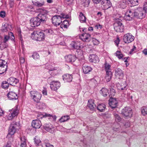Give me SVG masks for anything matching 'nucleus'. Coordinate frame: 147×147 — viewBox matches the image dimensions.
<instances>
[{
	"label": "nucleus",
	"mask_w": 147,
	"mask_h": 147,
	"mask_svg": "<svg viewBox=\"0 0 147 147\" xmlns=\"http://www.w3.org/2000/svg\"><path fill=\"white\" fill-rule=\"evenodd\" d=\"M40 12L35 17L30 20V26L33 27H36L41 24H45L49 21L48 16V12L45 9H40Z\"/></svg>",
	"instance_id": "obj_1"
},
{
	"label": "nucleus",
	"mask_w": 147,
	"mask_h": 147,
	"mask_svg": "<svg viewBox=\"0 0 147 147\" xmlns=\"http://www.w3.org/2000/svg\"><path fill=\"white\" fill-rule=\"evenodd\" d=\"M147 13V3H146L144 4L143 8H138L135 10L134 16L136 18L142 19L145 17V13Z\"/></svg>",
	"instance_id": "obj_2"
},
{
	"label": "nucleus",
	"mask_w": 147,
	"mask_h": 147,
	"mask_svg": "<svg viewBox=\"0 0 147 147\" xmlns=\"http://www.w3.org/2000/svg\"><path fill=\"white\" fill-rule=\"evenodd\" d=\"M44 33L42 31H34L31 34V37L32 39L38 41H41L45 38Z\"/></svg>",
	"instance_id": "obj_3"
},
{
	"label": "nucleus",
	"mask_w": 147,
	"mask_h": 147,
	"mask_svg": "<svg viewBox=\"0 0 147 147\" xmlns=\"http://www.w3.org/2000/svg\"><path fill=\"white\" fill-rule=\"evenodd\" d=\"M116 22L114 24L115 30L117 32H122L124 31V26L121 23L122 20L119 18H115Z\"/></svg>",
	"instance_id": "obj_4"
},
{
	"label": "nucleus",
	"mask_w": 147,
	"mask_h": 147,
	"mask_svg": "<svg viewBox=\"0 0 147 147\" xmlns=\"http://www.w3.org/2000/svg\"><path fill=\"white\" fill-rule=\"evenodd\" d=\"M20 124L18 122L13 121L11 124L8 130V134L13 135L17 129L20 128Z\"/></svg>",
	"instance_id": "obj_5"
},
{
	"label": "nucleus",
	"mask_w": 147,
	"mask_h": 147,
	"mask_svg": "<svg viewBox=\"0 0 147 147\" xmlns=\"http://www.w3.org/2000/svg\"><path fill=\"white\" fill-rule=\"evenodd\" d=\"M132 109L129 107H126L121 110V114L126 117H131L132 115Z\"/></svg>",
	"instance_id": "obj_6"
},
{
	"label": "nucleus",
	"mask_w": 147,
	"mask_h": 147,
	"mask_svg": "<svg viewBox=\"0 0 147 147\" xmlns=\"http://www.w3.org/2000/svg\"><path fill=\"white\" fill-rule=\"evenodd\" d=\"M123 40L125 43H129L134 40V37L130 33L125 34L123 36Z\"/></svg>",
	"instance_id": "obj_7"
},
{
	"label": "nucleus",
	"mask_w": 147,
	"mask_h": 147,
	"mask_svg": "<svg viewBox=\"0 0 147 147\" xmlns=\"http://www.w3.org/2000/svg\"><path fill=\"white\" fill-rule=\"evenodd\" d=\"M51 20L52 23L56 26L59 25L62 22L60 16L58 15L53 17Z\"/></svg>",
	"instance_id": "obj_8"
},
{
	"label": "nucleus",
	"mask_w": 147,
	"mask_h": 147,
	"mask_svg": "<svg viewBox=\"0 0 147 147\" xmlns=\"http://www.w3.org/2000/svg\"><path fill=\"white\" fill-rule=\"evenodd\" d=\"M118 102L116 98H113V97H110L109 100V104L112 109L116 108L118 106Z\"/></svg>",
	"instance_id": "obj_9"
},
{
	"label": "nucleus",
	"mask_w": 147,
	"mask_h": 147,
	"mask_svg": "<svg viewBox=\"0 0 147 147\" xmlns=\"http://www.w3.org/2000/svg\"><path fill=\"white\" fill-rule=\"evenodd\" d=\"M115 76L119 79H122L124 76V74L122 70L119 68H117L115 71Z\"/></svg>",
	"instance_id": "obj_10"
},
{
	"label": "nucleus",
	"mask_w": 147,
	"mask_h": 147,
	"mask_svg": "<svg viewBox=\"0 0 147 147\" xmlns=\"http://www.w3.org/2000/svg\"><path fill=\"white\" fill-rule=\"evenodd\" d=\"M80 38L83 41L87 42H90L91 40L90 35L85 32L82 34Z\"/></svg>",
	"instance_id": "obj_11"
},
{
	"label": "nucleus",
	"mask_w": 147,
	"mask_h": 147,
	"mask_svg": "<svg viewBox=\"0 0 147 147\" xmlns=\"http://www.w3.org/2000/svg\"><path fill=\"white\" fill-rule=\"evenodd\" d=\"M43 127L45 130L50 133H52L54 132V127L50 123L45 124Z\"/></svg>",
	"instance_id": "obj_12"
},
{
	"label": "nucleus",
	"mask_w": 147,
	"mask_h": 147,
	"mask_svg": "<svg viewBox=\"0 0 147 147\" xmlns=\"http://www.w3.org/2000/svg\"><path fill=\"white\" fill-rule=\"evenodd\" d=\"M90 62L94 63H98L99 61V59L97 55L95 54H90L89 57Z\"/></svg>",
	"instance_id": "obj_13"
},
{
	"label": "nucleus",
	"mask_w": 147,
	"mask_h": 147,
	"mask_svg": "<svg viewBox=\"0 0 147 147\" xmlns=\"http://www.w3.org/2000/svg\"><path fill=\"white\" fill-rule=\"evenodd\" d=\"M51 89L53 91L57 90L60 86V83L58 81H56L50 85Z\"/></svg>",
	"instance_id": "obj_14"
},
{
	"label": "nucleus",
	"mask_w": 147,
	"mask_h": 147,
	"mask_svg": "<svg viewBox=\"0 0 147 147\" xmlns=\"http://www.w3.org/2000/svg\"><path fill=\"white\" fill-rule=\"evenodd\" d=\"M9 84L10 85L15 86L19 82V80L14 77H11L7 80Z\"/></svg>",
	"instance_id": "obj_15"
},
{
	"label": "nucleus",
	"mask_w": 147,
	"mask_h": 147,
	"mask_svg": "<svg viewBox=\"0 0 147 147\" xmlns=\"http://www.w3.org/2000/svg\"><path fill=\"white\" fill-rule=\"evenodd\" d=\"M42 125L41 121L39 120H33L32 122V126L34 128H39Z\"/></svg>",
	"instance_id": "obj_16"
},
{
	"label": "nucleus",
	"mask_w": 147,
	"mask_h": 147,
	"mask_svg": "<svg viewBox=\"0 0 147 147\" xmlns=\"http://www.w3.org/2000/svg\"><path fill=\"white\" fill-rule=\"evenodd\" d=\"M7 96L9 99L10 100H16L18 98L17 94L15 92L12 91L9 92L7 94Z\"/></svg>",
	"instance_id": "obj_17"
},
{
	"label": "nucleus",
	"mask_w": 147,
	"mask_h": 147,
	"mask_svg": "<svg viewBox=\"0 0 147 147\" xmlns=\"http://www.w3.org/2000/svg\"><path fill=\"white\" fill-rule=\"evenodd\" d=\"M66 61L67 62L72 63L76 59V57L74 55H69L65 57Z\"/></svg>",
	"instance_id": "obj_18"
},
{
	"label": "nucleus",
	"mask_w": 147,
	"mask_h": 147,
	"mask_svg": "<svg viewBox=\"0 0 147 147\" xmlns=\"http://www.w3.org/2000/svg\"><path fill=\"white\" fill-rule=\"evenodd\" d=\"M63 78L65 82H70L73 79L72 74H66L63 76Z\"/></svg>",
	"instance_id": "obj_19"
},
{
	"label": "nucleus",
	"mask_w": 147,
	"mask_h": 147,
	"mask_svg": "<svg viewBox=\"0 0 147 147\" xmlns=\"http://www.w3.org/2000/svg\"><path fill=\"white\" fill-rule=\"evenodd\" d=\"M83 72L84 74L89 73L92 70V68L90 66L86 65H83L82 66Z\"/></svg>",
	"instance_id": "obj_20"
},
{
	"label": "nucleus",
	"mask_w": 147,
	"mask_h": 147,
	"mask_svg": "<svg viewBox=\"0 0 147 147\" xmlns=\"http://www.w3.org/2000/svg\"><path fill=\"white\" fill-rule=\"evenodd\" d=\"M117 86L119 90L124 91L126 90L127 89L126 87L127 85L123 83H118L117 85Z\"/></svg>",
	"instance_id": "obj_21"
},
{
	"label": "nucleus",
	"mask_w": 147,
	"mask_h": 147,
	"mask_svg": "<svg viewBox=\"0 0 147 147\" xmlns=\"http://www.w3.org/2000/svg\"><path fill=\"white\" fill-rule=\"evenodd\" d=\"M12 113H10L8 115V116L9 117V118H8V119L9 120L12 119L13 117L17 116L18 115V112L17 111V110L12 109Z\"/></svg>",
	"instance_id": "obj_22"
},
{
	"label": "nucleus",
	"mask_w": 147,
	"mask_h": 147,
	"mask_svg": "<svg viewBox=\"0 0 147 147\" xmlns=\"http://www.w3.org/2000/svg\"><path fill=\"white\" fill-rule=\"evenodd\" d=\"M11 25H9L8 24H3L2 27L1 31L3 32H6L9 31V30H11L9 28V27H11Z\"/></svg>",
	"instance_id": "obj_23"
},
{
	"label": "nucleus",
	"mask_w": 147,
	"mask_h": 147,
	"mask_svg": "<svg viewBox=\"0 0 147 147\" xmlns=\"http://www.w3.org/2000/svg\"><path fill=\"white\" fill-rule=\"evenodd\" d=\"M20 139L21 141L20 147H26L27 144L26 137L22 136L20 137Z\"/></svg>",
	"instance_id": "obj_24"
},
{
	"label": "nucleus",
	"mask_w": 147,
	"mask_h": 147,
	"mask_svg": "<svg viewBox=\"0 0 147 147\" xmlns=\"http://www.w3.org/2000/svg\"><path fill=\"white\" fill-rule=\"evenodd\" d=\"M106 108V106L103 103L100 104L97 107V109L100 112H104Z\"/></svg>",
	"instance_id": "obj_25"
},
{
	"label": "nucleus",
	"mask_w": 147,
	"mask_h": 147,
	"mask_svg": "<svg viewBox=\"0 0 147 147\" xmlns=\"http://www.w3.org/2000/svg\"><path fill=\"white\" fill-rule=\"evenodd\" d=\"M113 75L111 71H107L105 79L107 82L110 81Z\"/></svg>",
	"instance_id": "obj_26"
},
{
	"label": "nucleus",
	"mask_w": 147,
	"mask_h": 147,
	"mask_svg": "<svg viewBox=\"0 0 147 147\" xmlns=\"http://www.w3.org/2000/svg\"><path fill=\"white\" fill-rule=\"evenodd\" d=\"M108 90L105 88H102L100 90V94L104 97L107 96L108 93Z\"/></svg>",
	"instance_id": "obj_27"
},
{
	"label": "nucleus",
	"mask_w": 147,
	"mask_h": 147,
	"mask_svg": "<svg viewBox=\"0 0 147 147\" xmlns=\"http://www.w3.org/2000/svg\"><path fill=\"white\" fill-rule=\"evenodd\" d=\"M36 94L35 96L34 97L32 98L34 102L38 103L39 102L42 97V94L39 92L37 93Z\"/></svg>",
	"instance_id": "obj_28"
},
{
	"label": "nucleus",
	"mask_w": 147,
	"mask_h": 147,
	"mask_svg": "<svg viewBox=\"0 0 147 147\" xmlns=\"http://www.w3.org/2000/svg\"><path fill=\"white\" fill-rule=\"evenodd\" d=\"M9 85V84L7 81H4L2 82L1 86L2 88L6 90L8 88Z\"/></svg>",
	"instance_id": "obj_29"
},
{
	"label": "nucleus",
	"mask_w": 147,
	"mask_h": 147,
	"mask_svg": "<svg viewBox=\"0 0 147 147\" xmlns=\"http://www.w3.org/2000/svg\"><path fill=\"white\" fill-rule=\"evenodd\" d=\"M42 31L44 34L45 36L52 34L54 32L53 30L51 29H47Z\"/></svg>",
	"instance_id": "obj_30"
},
{
	"label": "nucleus",
	"mask_w": 147,
	"mask_h": 147,
	"mask_svg": "<svg viewBox=\"0 0 147 147\" xmlns=\"http://www.w3.org/2000/svg\"><path fill=\"white\" fill-rule=\"evenodd\" d=\"M71 45L73 48L76 49H79L82 48L80 46V43L79 42H73L71 43Z\"/></svg>",
	"instance_id": "obj_31"
},
{
	"label": "nucleus",
	"mask_w": 147,
	"mask_h": 147,
	"mask_svg": "<svg viewBox=\"0 0 147 147\" xmlns=\"http://www.w3.org/2000/svg\"><path fill=\"white\" fill-rule=\"evenodd\" d=\"M49 73L51 75L54 76L57 74L58 72L55 67H53L51 70H49Z\"/></svg>",
	"instance_id": "obj_32"
},
{
	"label": "nucleus",
	"mask_w": 147,
	"mask_h": 147,
	"mask_svg": "<svg viewBox=\"0 0 147 147\" xmlns=\"http://www.w3.org/2000/svg\"><path fill=\"white\" fill-rule=\"evenodd\" d=\"M88 106L89 109L92 110H94L96 107V105L94 104L93 101L90 102L89 100L88 101Z\"/></svg>",
	"instance_id": "obj_33"
},
{
	"label": "nucleus",
	"mask_w": 147,
	"mask_h": 147,
	"mask_svg": "<svg viewBox=\"0 0 147 147\" xmlns=\"http://www.w3.org/2000/svg\"><path fill=\"white\" fill-rule=\"evenodd\" d=\"M79 19L81 23L85 22L86 20V18L82 12L80 13Z\"/></svg>",
	"instance_id": "obj_34"
},
{
	"label": "nucleus",
	"mask_w": 147,
	"mask_h": 147,
	"mask_svg": "<svg viewBox=\"0 0 147 147\" xmlns=\"http://www.w3.org/2000/svg\"><path fill=\"white\" fill-rule=\"evenodd\" d=\"M43 117H48L49 119H50L52 118L55 121L56 119V117L55 115H52L51 114L45 113L43 114L42 115Z\"/></svg>",
	"instance_id": "obj_35"
},
{
	"label": "nucleus",
	"mask_w": 147,
	"mask_h": 147,
	"mask_svg": "<svg viewBox=\"0 0 147 147\" xmlns=\"http://www.w3.org/2000/svg\"><path fill=\"white\" fill-rule=\"evenodd\" d=\"M37 103V107L38 109H42L46 108V105L45 103L39 102Z\"/></svg>",
	"instance_id": "obj_36"
},
{
	"label": "nucleus",
	"mask_w": 147,
	"mask_h": 147,
	"mask_svg": "<svg viewBox=\"0 0 147 147\" xmlns=\"http://www.w3.org/2000/svg\"><path fill=\"white\" fill-rule=\"evenodd\" d=\"M32 3L35 6L37 7H39L43 5L44 4V2L43 1H42L41 2H40L38 1H32Z\"/></svg>",
	"instance_id": "obj_37"
},
{
	"label": "nucleus",
	"mask_w": 147,
	"mask_h": 147,
	"mask_svg": "<svg viewBox=\"0 0 147 147\" xmlns=\"http://www.w3.org/2000/svg\"><path fill=\"white\" fill-rule=\"evenodd\" d=\"M124 18L126 20L131 21L133 20L131 16L129 14L128 11L125 14Z\"/></svg>",
	"instance_id": "obj_38"
},
{
	"label": "nucleus",
	"mask_w": 147,
	"mask_h": 147,
	"mask_svg": "<svg viewBox=\"0 0 147 147\" xmlns=\"http://www.w3.org/2000/svg\"><path fill=\"white\" fill-rule=\"evenodd\" d=\"M142 115L143 116H146L147 114V107L146 106L142 107L141 109Z\"/></svg>",
	"instance_id": "obj_39"
},
{
	"label": "nucleus",
	"mask_w": 147,
	"mask_h": 147,
	"mask_svg": "<svg viewBox=\"0 0 147 147\" xmlns=\"http://www.w3.org/2000/svg\"><path fill=\"white\" fill-rule=\"evenodd\" d=\"M128 1L131 5L130 6L131 7L138 5V0H128Z\"/></svg>",
	"instance_id": "obj_40"
},
{
	"label": "nucleus",
	"mask_w": 147,
	"mask_h": 147,
	"mask_svg": "<svg viewBox=\"0 0 147 147\" xmlns=\"http://www.w3.org/2000/svg\"><path fill=\"white\" fill-rule=\"evenodd\" d=\"M112 6V3L110 0H108L106 2V4L104 5V8L105 9H107L111 7Z\"/></svg>",
	"instance_id": "obj_41"
},
{
	"label": "nucleus",
	"mask_w": 147,
	"mask_h": 147,
	"mask_svg": "<svg viewBox=\"0 0 147 147\" xmlns=\"http://www.w3.org/2000/svg\"><path fill=\"white\" fill-rule=\"evenodd\" d=\"M7 66L0 67V74L5 73L7 69Z\"/></svg>",
	"instance_id": "obj_42"
},
{
	"label": "nucleus",
	"mask_w": 147,
	"mask_h": 147,
	"mask_svg": "<svg viewBox=\"0 0 147 147\" xmlns=\"http://www.w3.org/2000/svg\"><path fill=\"white\" fill-rule=\"evenodd\" d=\"M47 80L48 82L50 84V85L56 81L55 80V78L54 76H52L49 77L47 79Z\"/></svg>",
	"instance_id": "obj_43"
},
{
	"label": "nucleus",
	"mask_w": 147,
	"mask_h": 147,
	"mask_svg": "<svg viewBox=\"0 0 147 147\" xmlns=\"http://www.w3.org/2000/svg\"><path fill=\"white\" fill-rule=\"evenodd\" d=\"M105 69L106 72L107 71H111V65L109 63H108L107 61H105L104 64Z\"/></svg>",
	"instance_id": "obj_44"
},
{
	"label": "nucleus",
	"mask_w": 147,
	"mask_h": 147,
	"mask_svg": "<svg viewBox=\"0 0 147 147\" xmlns=\"http://www.w3.org/2000/svg\"><path fill=\"white\" fill-rule=\"evenodd\" d=\"M109 88L110 90V94L109 96L110 98V97H112V96H114L116 94V91L114 89L111 87Z\"/></svg>",
	"instance_id": "obj_45"
},
{
	"label": "nucleus",
	"mask_w": 147,
	"mask_h": 147,
	"mask_svg": "<svg viewBox=\"0 0 147 147\" xmlns=\"http://www.w3.org/2000/svg\"><path fill=\"white\" fill-rule=\"evenodd\" d=\"M69 119V117L68 116H64L61 117L59 119L60 122H65L68 120Z\"/></svg>",
	"instance_id": "obj_46"
},
{
	"label": "nucleus",
	"mask_w": 147,
	"mask_h": 147,
	"mask_svg": "<svg viewBox=\"0 0 147 147\" xmlns=\"http://www.w3.org/2000/svg\"><path fill=\"white\" fill-rule=\"evenodd\" d=\"M9 38L8 35H5L4 36V38L3 39V43L5 44V48H6L7 47L8 45L6 43V42L8 40Z\"/></svg>",
	"instance_id": "obj_47"
},
{
	"label": "nucleus",
	"mask_w": 147,
	"mask_h": 147,
	"mask_svg": "<svg viewBox=\"0 0 147 147\" xmlns=\"http://www.w3.org/2000/svg\"><path fill=\"white\" fill-rule=\"evenodd\" d=\"M115 54L116 56L119 59H121L124 56L121 52L119 51H117Z\"/></svg>",
	"instance_id": "obj_48"
},
{
	"label": "nucleus",
	"mask_w": 147,
	"mask_h": 147,
	"mask_svg": "<svg viewBox=\"0 0 147 147\" xmlns=\"http://www.w3.org/2000/svg\"><path fill=\"white\" fill-rule=\"evenodd\" d=\"M34 140L36 146H38L40 143H41V141L38 137L36 136L34 138Z\"/></svg>",
	"instance_id": "obj_49"
},
{
	"label": "nucleus",
	"mask_w": 147,
	"mask_h": 147,
	"mask_svg": "<svg viewBox=\"0 0 147 147\" xmlns=\"http://www.w3.org/2000/svg\"><path fill=\"white\" fill-rule=\"evenodd\" d=\"M113 115L116 121L120 122L121 121V118L118 114L116 113H114L113 114Z\"/></svg>",
	"instance_id": "obj_50"
},
{
	"label": "nucleus",
	"mask_w": 147,
	"mask_h": 147,
	"mask_svg": "<svg viewBox=\"0 0 147 147\" xmlns=\"http://www.w3.org/2000/svg\"><path fill=\"white\" fill-rule=\"evenodd\" d=\"M42 147H54L53 146L49 143L44 142L42 144Z\"/></svg>",
	"instance_id": "obj_51"
},
{
	"label": "nucleus",
	"mask_w": 147,
	"mask_h": 147,
	"mask_svg": "<svg viewBox=\"0 0 147 147\" xmlns=\"http://www.w3.org/2000/svg\"><path fill=\"white\" fill-rule=\"evenodd\" d=\"M7 62L5 60L0 59V67L7 66Z\"/></svg>",
	"instance_id": "obj_52"
},
{
	"label": "nucleus",
	"mask_w": 147,
	"mask_h": 147,
	"mask_svg": "<svg viewBox=\"0 0 147 147\" xmlns=\"http://www.w3.org/2000/svg\"><path fill=\"white\" fill-rule=\"evenodd\" d=\"M8 36H9V39L12 41H14L15 39V37L13 33L11 32H8Z\"/></svg>",
	"instance_id": "obj_53"
},
{
	"label": "nucleus",
	"mask_w": 147,
	"mask_h": 147,
	"mask_svg": "<svg viewBox=\"0 0 147 147\" xmlns=\"http://www.w3.org/2000/svg\"><path fill=\"white\" fill-rule=\"evenodd\" d=\"M38 92L34 91H31L30 92V96L32 99L37 94V93H38Z\"/></svg>",
	"instance_id": "obj_54"
},
{
	"label": "nucleus",
	"mask_w": 147,
	"mask_h": 147,
	"mask_svg": "<svg viewBox=\"0 0 147 147\" xmlns=\"http://www.w3.org/2000/svg\"><path fill=\"white\" fill-rule=\"evenodd\" d=\"M83 3V5L85 7H88L89 6L90 2V0H84Z\"/></svg>",
	"instance_id": "obj_55"
},
{
	"label": "nucleus",
	"mask_w": 147,
	"mask_h": 147,
	"mask_svg": "<svg viewBox=\"0 0 147 147\" xmlns=\"http://www.w3.org/2000/svg\"><path fill=\"white\" fill-rule=\"evenodd\" d=\"M32 56L35 59H36L39 58V54L36 52L34 53Z\"/></svg>",
	"instance_id": "obj_56"
},
{
	"label": "nucleus",
	"mask_w": 147,
	"mask_h": 147,
	"mask_svg": "<svg viewBox=\"0 0 147 147\" xmlns=\"http://www.w3.org/2000/svg\"><path fill=\"white\" fill-rule=\"evenodd\" d=\"M45 68L47 69H48L49 70H51L52 68V65L49 64H46L45 65Z\"/></svg>",
	"instance_id": "obj_57"
},
{
	"label": "nucleus",
	"mask_w": 147,
	"mask_h": 147,
	"mask_svg": "<svg viewBox=\"0 0 147 147\" xmlns=\"http://www.w3.org/2000/svg\"><path fill=\"white\" fill-rule=\"evenodd\" d=\"M0 16L2 18H4L5 16V12L4 11H2L0 12Z\"/></svg>",
	"instance_id": "obj_58"
},
{
	"label": "nucleus",
	"mask_w": 147,
	"mask_h": 147,
	"mask_svg": "<svg viewBox=\"0 0 147 147\" xmlns=\"http://www.w3.org/2000/svg\"><path fill=\"white\" fill-rule=\"evenodd\" d=\"M92 41L94 45H97L99 43V41L95 38H93Z\"/></svg>",
	"instance_id": "obj_59"
},
{
	"label": "nucleus",
	"mask_w": 147,
	"mask_h": 147,
	"mask_svg": "<svg viewBox=\"0 0 147 147\" xmlns=\"http://www.w3.org/2000/svg\"><path fill=\"white\" fill-rule=\"evenodd\" d=\"M128 12L129 13L130 15L132 16V18L133 19V18L134 17V12H133L131 10H127Z\"/></svg>",
	"instance_id": "obj_60"
},
{
	"label": "nucleus",
	"mask_w": 147,
	"mask_h": 147,
	"mask_svg": "<svg viewBox=\"0 0 147 147\" xmlns=\"http://www.w3.org/2000/svg\"><path fill=\"white\" fill-rule=\"evenodd\" d=\"M11 143L10 141H8L7 142L6 144L4 147H11Z\"/></svg>",
	"instance_id": "obj_61"
},
{
	"label": "nucleus",
	"mask_w": 147,
	"mask_h": 147,
	"mask_svg": "<svg viewBox=\"0 0 147 147\" xmlns=\"http://www.w3.org/2000/svg\"><path fill=\"white\" fill-rule=\"evenodd\" d=\"M92 1L94 4H97L99 3L101 0H92Z\"/></svg>",
	"instance_id": "obj_62"
},
{
	"label": "nucleus",
	"mask_w": 147,
	"mask_h": 147,
	"mask_svg": "<svg viewBox=\"0 0 147 147\" xmlns=\"http://www.w3.org/2000/svg\"><path fill=\"white\" fill-rule=\"evenodd\" d=\"M136 49V47L135 46H133V48L131 49L130 51L129 52V53L130 54H132L133 53V51L135 50Z\"/></svg>",
	"instance_id": "obj_63"
},
{
	"label": "nucleus",
	"mask_w": 147,
	"mask_h": 147,
	"mask_svg": "<svg viewBox=\"0 0 147 147\" xmlns=\"http://www.w3.org/2000/svg\"><path fill=\"white\" fill-rule=\"evenodd\" d=\"M20 62L21 63H24L25 61V59L24 58L21 57L20 59Z\"/></svg>",
	"instance_id": "obj_64"
}]
</instances>
